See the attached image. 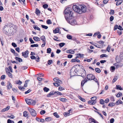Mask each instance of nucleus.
<instances>
[{"instance_id": "obj_1", "label": "nucleus", "mask_w": 123, "mask_h": 123, "mask_svg": "<svg viewBox=\"0 0 123 123\" xmlns=\"http://www.w3.org/2000/svg\"><path fill=\"white\" fill-rule=\"evenodd\" d=\"M70 73L72 76L76 75L84 78L86 75V71L81 65H77L72 67L70 70Z\"/></svg>"}, {"instance_id": "obj_2", "label": "nucleus", "mask_w": 123, "mask_h": 123, "mask_svg": "<svg viewBox=\"0 0 123 123\" xmlns=\"http://www.w3.org/2000/svg\"><path fill=\"white\" fill-rule=\"evenodd\" d=\"M71 9L69 8H66L64 11L65 17L67 22L72 25H75L76 24L75 20L70 18L72 17L73 13L70 10Z\"/></svg>"}, {"instance_id": "obj_3", "label": "nucleus", "mask_w": 123, "mask_h": 123, "mask_svg": "<svg viewBox=\"0 0 123 123\" xmlns=\"http://www.w3.org/2000/svg\"><path fill=\"white\" fill-rule=\"evenodd\" d=\"M73 8L75 12L80 14L85 12L86 10V6L83 5L80 6L79 7L76 5H74L73 6Z\"/></svg>"}, {"instance_id": "obj_4", "label": "nucleus", "mask_w": 123, "mask_h": 123, "mask_svg": "<svg viewBox=\"0 0 123 123\" xmlns=\"http://www.w3.org/2000/svg\"><path fill=\"white\" fill-rule=\"evenodd\" d=\"M28 110L31 114L33 117H35L37 115L35 111L33 109H28Z\"/></svg>"}, {"instance_id": "obj_5", "label": "nucleus", "mask_w": 123, "mask_h": 123, "mask_svg": "<svg viewBox=\"0 0 123 123\" xmlns=\"http://www.w3.org/2000/svg\"><path fill=\"white\" fill-rule=\"evenodd\" d=\"M8 26L7 25H5L3 28V33L6 35L8 33Z\"/></svg>"}, {"instance_id": "obj_6", "label": "nucleus", "mask_w": 123, "mask_h": 123, "mask_svg": "<svg viewBox=\"0 0 123 123\" xmlns=\"http://www.w3.org/2000/svg\"><path fill=\"white\" fill-rule=\"evenodd\" d=\"M94 75L91 74H88L87 77V79H88L89 80H93V78H94Z\"/></svg>"}, {"instance_id": "obj_7", "label": "nucleus", "mask_w": 123, "mask_h": 123, "mask_svg": "<svg viewBox=\"0 0 123 123\" xmlns=\"http://www.w3.org/2000/svg\"><path fill=\"white\" fill-rule=\"evenodd\" d=\"M28 51H26L25 52H23L22 53V55L25 58H27L28 56Z\"/></svg>"}, {"instance_id": "obj_8", "label": "nucleus", "mask_w": 123, "mask_h": 123, "mask_svg": "<svg viewBox=\"0 0 123 123\" xmlns=\"http://www.w3.org/2000/svg\"><path fill=\"white\" fill-rule=\"evenodd\" d=\"M88 81V80L87 79H86V78H85V79L82 80L81 82V86H83L84 84V83L86 82H87Z\"/></svg>"}, {"instance_id": "obj_9", "label": "nucleus", "mask_w": 123, "mask_h": 123, "mask_svg": "<svg viewBox=\"0 0 123 123\" xmlns=\"http://www.w3.org/2000/svg\"><path fill=\"white\" fill-rule=\"evenodd\" d=\"M67 52L68 53L73 54L75 52L72 49H69L67 51Z\"/></svg>"}, {"instance_id": "obj_10", "label": "nucleus", "mask_w": 123, "mask_h": 123, "mask_svg": "<svg viewBox=\"0 0 123 123\" xmlns=\"http://www.w3.org/2000/svg\"><path fill=\"white\" fill-rule=\"evenodd\" d=\"M95 101L92 100L91 101H88V103L90 105H94L96 103Z\"/></svg>"}, {"instance_id": "obj_11", "label": "nucleus", "mask_w": 123, "mask_h": 123, "mask_svg": "<svg viewBox=\"0 0 123 123\" xmlns=\"http://www.w3.org/2000/svg\"><path fill=\"white\" fill-rule=\"evenodd\" d=\"M55 93H54L53 91H51L47 95V96L48 97H51L52 95H53Z\"/></svg>"}, {"instance_id": "obj_12", "label": "nucleus", "mask_w": 123, "mask_h": 123, "mask_svg": "<svg viewBox=\"0 0 123 123\" xmlns=\"http://www.w3.org/2000/svg\"><path fill=\"white\" fill-rule=\"evenodd\" d=\"M60 29L58 28H56L54 30L53 32L54 33H59V31Z\"/></svg>"}, {"instance_id": "obj_13", "label": "nucleus", "mask_w": 123, "mask_h": 123, "mask_svg": "<svg viewBox=\"0 0 123 123\" xmlns=\"http://www.w3.org/2000/svg\"><path fill=\"white\" fill-rule=\"evenodd\" d=\"M31 99H25V101L29 105H30L31 104Z\"/></svg>"}, {"instance_id": "obj_14", "label": "nucleus", "mask_w": 123, "mask_h": 123, "mask_svg": "<svg viewBox=\"0 0 123 123\" xmlns=\"http://www.w3.org/2000/svg\"><path fill=\"white\" fill-rule=\"evenodd\" d=\"M33 39L36 41H39L40 40V38L38 37H33Z\"/></svg>"}, {"instance_id": "obj_15", "label": "nucleus", "mask_w": 123, "mask_h": 123, "mask_svg": "<svg viewBox=\"0 0 123 123\" xmlns=\"http://www.w3.org/2000/svg\"><path fill=\"white\" fill-rule=\"evenodd\" d=\"M80 60L78 59H72L71 60V62H80Z\"/></svg>"}, {"instance_id": "obj_16", "label": "nucleus", "mask_w": 123, "mask_h": 123, "mask_svg": "<svg viewBox=\"0 0 123 123\" xmlns=\"http://www.w3.org/2000/svg\"><path fill=\"white\" fill-rule=\"evenodd\" d=\"M12 26H11L10 27V29H10V30H11L10 32H11V33H12V32L13 33V30H15V29H14L13 28V25H12Z\"/></svg>"}, {"instance_id": "obj_17", "label": "nucleus", "mask_w": 123, "mask_h": 123, "mask_svg": "<svg viewBox=\"0 0 123 123\" xmlns=\"http://www.w3.org/2000/svg\"><path fill=\"white\" fill-rule=\"evenodd\" d=\"M15 59L17 61H18L19 62H22V60L21 58L17 57L15 58Z\"/></svg>"}, {"instance_id": "obj_18", "label": "nucleus", "mask_w": 123, "mask_h": 123, "mask_svg": "<svg viewBox=\"0 0 123 123\" xmlns=\"http://www.w3.org/2000/svg\"><path fill=\"white\" fill-rule=\"evenodd\" d=\"M41 38L43 42H45V37L43 36L41 37Z\"/></svg>"}, {"instance_id": "obj_19", "label": "nucleus", "mask_w": 123, "mask_h": 123, "mask_svg": "<svg viewBox=\"0 0 123 123\" xmlns=\"http://www.w3.org/2000/svg\"><path fill=\"white\" fill-rule=\"evenodd\" d=\"M23 116L26 117L28 116L27 112V111H25L23 112Z\"/></svg>"}, {"instance_id": "obj_20", "label": "nucleus", "mask_w": 123, "mask_h": 123, "mask_svg": "<svg viewBox=\"0 0 123 123\" xmlns=\"http://www.w3.org/2000/svg\"><path fill=\"white\" fill-rule=\"evenodd\" d=\"M116 2V5L117 6H118L121 4L123 2L122 0H120L119 1H117Z\"/></svg>"}, {"instance_id": "obj_21", "label": "nucleus", "mask_w": 123, "mask_h": 123, "mask_svg": "<svg viewBox=\"0 0 123 123\" xmlns=\"http://www.w3.org/2000/svg\"><path fill=\"white\" fill-rule=\"evenodd\" d=\"M77 56L76 57V58H77L79 57V56H80V57H83L84 55L83 54H78L77 55Z\"/></svg>"}, {"instance_id": "obj_22", "label": "nucleus", "mask_w": 123, "mask_h": 123, "mask_svg": "<svg viewBox=\"0 0 123 123\" xmlns=\"http://www.w3.org/2000/svg\"><path fill=\"white\" fill-rule=\"evenodd\" d=\"M60 100L62 101L63 102H65L67 101V99L66 98H60Z\"/></svg>"}, {"instance_id": "obj_23", "label": "nucleus", "mask_w": 123, "mask_h": 123, "mask_svg": "<svg viewBox=\"0 0 123 123\" xmlns=\"http://www.w3.org/2000/svg\"><path fill=\"white\" fill-rule=\"evenodd\" d=\"M115 105V104L113 102L109 103L108 105V106L110 107H112Z\"/></svg>"}, {"instance_id": "obj_24", "label": "nucleus", "mask_w": 123, "mask_h": 123, "mask_svg": "<svg viewBox=\"0 0 123 123\" xmlns=\"http://www.w3.org/2000/svg\"><path fill=\"white\" fill-rule=\"evenodd\" d=\"M67 37L69 39L71 40L72 39V37L69 34H68L67 35Z\"/></svg>"}, {"instance_id": "obj_25", "label": "nucleus", "mask_w": 123, "mask_h": 123, "mask_svg": "<svg viewBox=\"0 0 123 123\" xmlns=\"http://www.w3.org/2000/svg\"><path fill=\"white\" fill-rule=\"evenodd\" d=\"M123 102L121 100H118L116 102V104L117 105H118L119 104H121Z\"/></svg>"}, {"instance_id": "obj_26", "label": "nucleus", "mask_w": 123, "mask_h": 123, "mask_svg": "<svg viewBox=\"0 0 123 123\" xmlns=\"http://www.w3.org/2000/svg\"><path fill=\"white\" fill-rule=\"evenodd\" d=\"M43 90L44 92H47L49 90V88L46 87H45L43 88Z\"/></svg>"}, {"instance_id": "obj_27", "label": "nucleus", "mask_w": 123, "mask_h": 123, "mask_svg": "<svg viewBox=\"0 0 123 123\" xmlns=\"http://www.w3.org/2000/svg\"><path fill=\"white\" fill-rule=\"evenodd\" d=\"M54 93H55V94H57L61 95H62V93L58 91H56V92H54Z\"/></svg>"}, {"instance_id": "obj_28", "label": "nucleus", "mask_w": 123, "mask_h": 123, "mask_svg": "<svg viewBox=\"0 0 123 123\" xmlns=\"http://www.w3.org/2000/svg\"><path fill=\"white\" fill-rule=\"evenodd\" d=\"M117 89L120 90H122V88L119 85H117L116 86Z\"/></svg>"}, {"instance_id": "obj_29", "label": "nucleus", "mask_w": 123, "mask_h": 123, "mask_svg": "<svg viewBox=\"0 0 123 123\" xmlns=\"http://www.w3.org/2000/svg\"><path fill=\"white\" fill-rule=\"evenodd\" d=\"M95 71L97 72L98 73H100L101 72L100 70L98 68H95Z\"/></svg>"}, {"instance_id": "obj_30", "label": "nucleus", "mask_w": 123, "mask_h": 123, "mask_svg": "<svg viewBox=\"0 0 123 123\" xmlns=\"http://www.w3.org/2000/svg\"><path fill=\"white\" fill-rule=\"evenodd\" d=\"M119 56L121 59H123V52H122L121 53Z\"/></svg>"}, {"instance_id": "obj_31", "label": "nucleus", "mask_w": 123, "mask_h": 123, "mask_svg": "<svg viewBox=\"0 0 123 123\" xmlns=\"http://www.w3.org/2000/svg\"><path fill=\"white\" fill-rule=\"evenodd\" d=\"M78 98L80 100H81L83 102H85L86 101V100L85 99L82 98L80 96H79Z\"/></svg>"}, {"instance_id": "obj_32", "label": "nucleus", "mask_w": 123, "mask_h": 123, "mask_svg": "<svg viewBox=\"0 0 123 123\" xmlns=\"http://www.w3.org/2000/svg\"><path fill=\"white\" fill-rule=\"evenodd\" d=\"M33 28L35 30H37L38 31H40V29L37 26H34Z\"/></svg>"}, {"instance_id": "obj_33", "label": "nucleus", "mask_w": 123, "mask_h": 123, "mask_svg": "<svg viewBox=\"0 0 123 123\" xmlns=\"http://www.w3.org/2000/svg\"><path fill=\"white\" fill-rule=\"evenodd\" d=\"M46 23L48 24H50L52 23V22L50 19H48L46 21Z\"/></svg>"}, {"instance_id": "obj_34", "label": "nucleus", "mask_w": 123, "mask_h": 123, "mask_svg": "<svg viewBox=\"0 0 123 123\" xmlns=\"http://www.w3.org/2000/svg\"><path fill=\"white\" fill-rule=\"evenodd\" d=\"M58 90L59 91H62L65 89V88L63 87H59L58 88Z\"/></svg>"}, {"instance_id": "obj_35", "label": "nucleus", "mask_w": 123, "mask_h": 123, "mask_svg": "<svg viewBox=\"0 0 123 123\" xmlns=\"http://www.w3.org/2000/svg\"><path fill=\"white\" fill-rule=\"evenodd\" d=\"M117 77H114V78L113 79L112 82L113 83H114L117 80Z\"/></svg>"}, {"instance_id": "obj_36", "label": "nucleus", "mask_w": 123, "mask_h": 123, "mask_svg": "<svg viewBox=\"0 0 123 123\" xmlns=\"http://www.w3.org/2000/svg\"><path fill=\"white\" fill-rule=\"evenodd\" d=\"M45 120L47 121H49L51 120V118L49 117H46L45 118Z\"/></svg>"}, {"instance_id": "obj_37", "label": "nucleus", "mask_w": 123, "mask_h": 123, "mask_svg": "<svg viewBox=\"0 0 123 123\" xmlns=\"http://www.w3.org/2000/svg\"><path fill=\"white\" fill-rule=\"evenodd\" d=\"M40 13L39 10L37 8L36 10V13L38 15Z\"/></svg>"}, {"instance_id": "obj_38", "label": "nucleus", "mask_w": 123, "mask_h": 123, "mask_svg": "<svg viewBox=\"0 0 123 123\" xmlns=\"http://www.w3.org/2000/svg\"><path fill=\"white\" fill-rule=\"evenodd\" d=\"M64 115L65 117H67V116H68L70 115L69 112H64Z\"/></svg>"}, {"instance_id": "obj_39", "label": "nucleus", "mask_w": 123, "mask_h": 123, "mask_svg": "<svg viewBox=\"0 0 123 123\" xmlns=\"http://www.w3.org/2000/svg\"><path fill=\"white\" fill-rule=\"evenodd\" d=\"M38 45L37 44L31 45V47H38Z\"/></svg>"}, {"instance_id": "obj_40", "label": "nucleus", "mask_w": 123, "mask_h": 123, "mask_svg": "<svg viewBox=\"0 0 123 123\" xmlns=\"http://www.w3.org/2000/svg\"><path fill=\"white\" fill-rule=\"evenodd\" d=\"M54 116L57 118L59 117V116L58 115L57 113L56 112H55L53 113Z\"/></svg>"}, {"instance_id": "obj_41", "label": "nucleus", "mask_w": 123, "mask_h": 123, "mask_svg": "<svg viewBox=\"0 0 123 123\" xmlns=\"http://www.w3.org/2000/svg\"><path fill=\"white\" fill-rule=\"evenodd\" d=\"M51 51V49L50 48H48L47 49V53H50Z\"/></svg>"}, {"instance_id": "obj_42", "label": "nucleus", "mask_w": 123, "mask_h": 123, "mask_svg": "<svg viewBox=\"0 0 123 123\" xmlns=\"http://www.w3.org/2000/svg\"><path fill=\"white\" fill-rule=\"evenodd\" d=\"M41 26L42 28L45 29H47L48 28V27L47 26L45 25H41Z\"/></svg>"}, {"instance_id": "obj_43", "label": "nucleus", "mask_w": 123, "mask_h": 123, "mask_svg": "<svg viewBox=\"0 0 123 123\" xmlns=\"http://www.w3.org/2000/svg\"><path fill=\"white\" fill-rule=\"evenodd\" d=\"M65 44V43H60L59 44V46L61 47H62Z\"/></svg>"}, {"instance_id": "obj_44", "label": "nucleus", "mask_w": 123, "mask_h": 123, "mask_svg": "<svg viewBox=\"0 0 123 123\" xmlns=\"http://www.w3.org/2000/svg\"><path fill=\"white\" fill-rule=\"evenodd\" d=\"M122 95V93L121 92H119L117 94L116 96L117 97H119L120 96Z\"/></svg>"}, {"instance_id": "obj_45", "label": "nucleus", "mask_w": 123, "mask_h": 123, "mask_svg": "<svg viewBox=\"0 0 123 123\" xmlns=\"http://www.w3.org/2000/svg\"><path fill=\"white\" fill-rule=\"evenodd\" d=\"M104 101L102 99H101L100 101V103L102 105H103L104 104Z\"/></svg>"}, {"instance_id": "obj_46", "label": "nucleus", "mask_w": 123, "mask_h": 123, "mask_svg": "<svg viewBox=\"0 0 123 123\" xmlns=\"http://www.w3.org/2000/svg\"><path fill=\"white\" fill-rule=\"evenodd\" d=\"M37 79L39 81H41L43 80H44V79L43 78H41L40 77H38L37 78Z\"/></svg>"}, {"instance_id": "obj_47", "label": "nucleus", "mask_w": 123, "mask_h": 123, "mask_svg": "<svg viewBox=\"0 0 123 123\" xmlns=\"http://www.w3.org/2000/svg\"><path fill=\"white\" fill-rule=\"evenodd\" d=\"M53 84L55 86H58L60 85L59 83L56 82L53 83Z\"/></svg>"}, {"instance_id": "obj_48", "label": "nucleus", "mask_w": 123, "mask_h": 123, "mask_svg": "<svg viewBox=\"0 0 123 123\" xmlns=\"http://www.w3.org/2000/svg\"><path fill=\"white\" fill-rule=\"evenodd\" d=\"M16 84H17L20 85L22 84V82L20 80H19L18 81H16Z\"/></svg>"}, {"instance_id": "obj_49", "label": "nucleus", "mask_w": 123, "mask_h": 123, "mask_svg": "<svg viewBox=\"0 0 123 123\" xmlns=\"http://www.w3.org/2000/svg\"><path fill=\"white\" fill-rule=\"evenodd\" d=\"M97 99V97H96L94 96L93 97H92L91 98V100H93L95 101Z\"/></svg>"}, {"instance_id": "obj_50", "label": "nucleus", "mask_w": 123, "mask_h": 123, "mask_svg": "<svg viewBox=\"0 0 123 123\" xmlns=\"http://www.w3.org/2000/svg\"><path fill=\"white\" fill-rule=\"evenodd\" d=\"M45 113V111L44 110L41 111L40 112V114L41 115H43Z\"/></svg>"}, {"instance_id": "obj_51", "label": "nucleus", "mask_w": 123, "mask_h": 123, "mask_svg": "<svg viewBox=\"0 0 123 123\" xmlns=\"http://www.w3.org/2000/svg\"><path fill=\"white\" fill-rule=\"evenodd\" d=\"M52 60H49L48 61V63L49 65H50L52 63Z\"/></svg>"}, {"instance_id": "obj_52", "label": "nucleus", "mask_w": 123, "mask_h": 123, "mask_svg": "<svg viewBox=\"0 0 123 123\" xmlns=\"http://www.w3.org/2000/svg\"><path fill=\"white\" fill-rule=\"evenodd\" d=\"M48 5L47 4H45L43 5V7L44 9L47 8L48 7Z\"/></svg>"}, {"instance_id": "obj_53", "label": "nucleus", "mask_w": 123, "mask_h": 123, "mask_svg": "<svg viewBox=\"0 0 123 123\" xmlns=\"http://www.w3.org/2000/svg\"><path fill=\"white\" fill-rule=\"evenodd\" d=\"M107 56L106 54H102L100 55V57L101 58H103L104 57H106Z\"/></svg>"}, {"instance_id": "obj_54", "label": "nucleus", "mask_w": 123, "mask_h": 123, "mask_svg": "<svg viewBox=\"0 0 123 123\" xmlns=\"http://www.w3.org/2000/svg\"><path fill=\"white\" fill-rule=\"evenodd\" d=\"M111 12H110V14H114V11L113 10H111Z\"/></svg>"}, {"instance_id": "obj_55", "label": "nucleus", "mask_w": 123, "mask_h": 123, "mask_svg": "<svg viewBox=\"0 0 123 123\" xmlns=\"http://www.w3.org/2000/svg\"><path fill=\"white\" fill-rule=\"evenodd\" d=\"M8 110V106L6 107V108H4V109H2V112H4Z\"/></svg>"}, {"instance_id": "obj_56", "label": "nucleus", "mask_w": 123, "mask_h": 123, "mask_svg": "<svg viewBox=\"0 0 123 123\" xmlns=\"http://www.w3.org/2000/svg\"><path fill=\"white\" fill-rule=\"evenodd\" d=\"M29 40L31 43H34V42L31 38H29Z\"/></svg>"}, {"instance_id": "obj_57", "label": "nucleus", "mask_w": 123, "mask_h": 123, "mask_svg": "<svg viewBox=\"0 0 123 123\" xmlns=\"http://www.w3.org/2000/svg\"><path fill=\"white\" fill-rule=\"evenodd\" d=\"M89 119L90 120H91V122H94L95 123H96L95 120L94 119L92 118H90Z\"/></svg>"}, {"instance_id": "obj_58", "label": "nucleus", "mask_w": 123, "mask_h": 123, "mask_svg": "<svg viewBox=\"0 0 123 123\" xmlns=\"http://www.w3.org/2000/svg\"><path fill=\"white\" fill-rule=\"evenodd\" d=\"M12 45L14 47H17V45L14 43H12Z\"/></svg>"}, {"instance_id": "obj_59", "label": "nucleus", "mask_w": 123, "mask_h": 123, "mask_svg": "<svg viewBox=\"0 0 123 123\" xmlns=\"http://www.w3.org/2000/svg\"><path fill=\"white\" fill-rule=\"evenodd\" d=\"M31 100V102H31L32 104L33 105H35L36 104V101L35 100Z\"/></svg>"}, {"instance_id": "obj_60", "label": "nucleus", "mask_w": 123, "mask_h": 123, "mask_svg": "<svg viewBox=\"0 0 123 123\" xmlns=\"http://www.w3.org/2000/svg\"><path fill=\"white\" fill-rule=\"evenodd\" d=\"M58 79L59 78H58L56 77L53 79V80L54 81L56 82Z\"/></svg>"}, {"instance_id": "obj_61", "label": "nucleus", "mask_w": 123, "mask_h": 123, "mask_svg": "<svg viewBox=\"0 0 123 123\" xmlns=\"http://www.w3.org/2000/svg\"><path fill=\"white\" fill-rule=\"evenodd\" d=\"M28 67L26 66H23L21 68V69L22 70H25Z\"/></svg>"}, {"instance_id": "obj_62", "label": "nucleus", "mask_w": 123, "mask_h": 123, "mask_svg": "<svg viewBox=\"0 0 123 123\" xmlns=\"http://www.w3.org/2000/svg\"><path fill=\"white\" fill-rule=\"evenodd\" d=\"M109 101V99L108 98L106 99L104 101V102L105 103H108Z\"/></svg>"}, {"instance_id": "obj_63", "label": "nucleus", "mask_w": 123, "mask_h": 123, "mask_svg": "<svg viewBox=\"0 0 123 123\" xmlns=\"http://www.w3.org/2000/svg\"><path fill=\"white\" fill-rule=\"evenodd\" d=\"M8 123H14V121H11L10 119H8Z\"/></svg>"}, {"instance_id": "obj_64", "label": "nucleus", "mask_w": 123, "mask_h": 123, "mask_svg": "<svg viewBox=\"0 0 123 123\" xmlns=\"http://www.w3.org/2000/svg\"><path fill=\"white\" fill-rule=\"evenodd\" d=\"M114 121V119L113 118L111 119L110 120V123H113Z\"/></svg>"}]
</instances>
